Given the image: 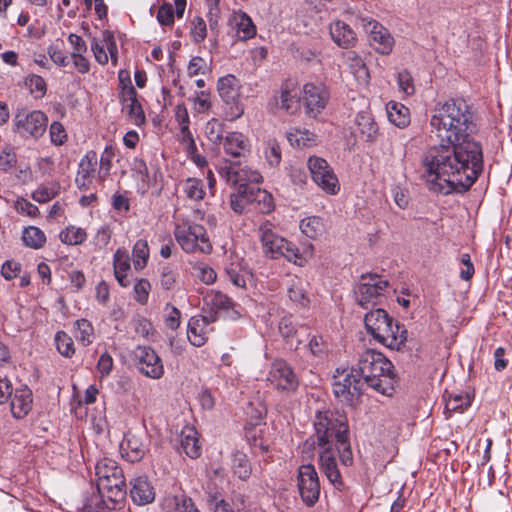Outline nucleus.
<instances>
[{
	"instance_id": "603ef678",
	"label": "nucleus",
	"mask_w": 512,
	"mask_h": 512,
	"mask_svg": "<svg viewBox=\"0 0 512 512\" xmlns=\"http://www.w3.org/2000/svg\"><path fill=\"white\" fill-rule=\"evenodd\" d=\"M264 155L270 167H277L282 158L279 143L275 139H269L265 144Z\"/></svg>"
},
{
	"instance_id": "6e6d98bb",
	"label": "nucleus",
	"mask_w": 512,
	"mask_h": 512,
	"mask_svg": "<svg viewBox=\"0 0 512 512\" xmlns=\"http://www.w3.org/2000/svg\"><path fill=\"white\" fill-rule=\"evenodd\" d=\"M122 105L135 125H141L145 122V114L137 98Z\"/></svg>"
},
{
	"instance_id": "dca6fc26",
	"label": "nucleus",
	"mask_w": 512,
	"mask_h": 512,
	"mask_svg": "<svg viewBox=\"0 0 512 512\" xmlns=\"http://www.w3.org/2000/svg\"><path fill=\"white\" fill-rule=\"evenodd\" d=\"M329 99V93L325 87L307 83L303 87V103L306 113L310 117H316L325 108Z\"/></svg>"
},
{
	"instance_id": "39448f33",
	"label": "nucleus",
	"mask_w": 512,
	"mask_h": 512,
	"mask_svg": "<svg viewBox=\"0 0 512 512\" xmlns=\"http://www.w3.org/2000/svg\"><path fill=\"white\" fill-rule=\"evenodd\" d=\"M259 237L266 256L272 259L286 258L289 262L301 265L302 257L299 249L275 231V226L269 221L259 226Z\"/></svg>"
},
{
	"instance_id": "2eb2a0df",
	"label": "nucleus",
	"mask_w": 512,
	"mask_h": 512,
	"mask_svg": "<svg viewBox=\"0 0 512 512\" xmlns=\"http://www.w3.org/2000/svg\"><path fill=\"white\" fill-rule=\"evenodd\" d=\"M221 175L227 183L237 187V189H254L249 184H259L262 182V175L248 166L230 165L221 169Z\"/></svg>"
},
{
	"instance_id": "423d86ee",
	"label": "nucleus",
	"mask_w": 512,
	"mask_h": 512,
	"mask_svg": "<svg viewBox=\"0 0 512 512\" xmlns=\"http://www.w3.org/2000/svg\"><path fill=\"white\" fill-rule=\"evenodd\" d=\"M364 383L355 368H337L333 375L332 390L335 398L349 406L359 404L363 394Z\"/></svg>"
},
{
	"instance_id": "f8f14e48",
	"label": "nucleus",
	"mask_w": 512,
	"mask_h": 512,
	"mask_svg": "<svg viewBox=\"0 0 512 512\" xmlns=\"http://www.w3.org/2000/svg\"><path fill=\"white\" fill-rule=\"evenodd\" d=\"M363 383L379 394L392 396L395 390V373L392 362L385 357L374 367L369 378L366 377Z\"/></svg>"
},
{
	"instance_id": "6ab92c4d",
	"label": "nucleus",
	"mask_w": 512,
	"mask_h": 512,
	"mask_svg": "<svg viewBox=\"0 0 512 512\" xmlns=\"http://www.w3.org/2000/svg\"><path fill=\"white\" fill-rule=\"evenodd\" d=\"M216 320L214 315H197L188 322L187 336L193 346L201 347L208 340L209 325Z\"/></svg>"
},
{
	"instance_id": "052dcab7",
	"label": "nucleus",
	"mask_w": 512,
	"mask_h": 512,
	"mask_svg": "<svg viewBox=\"0 0 512 512\" xmlns=\"http://www.w3.org/2000/svg\"><path fill=\"white\" fill-rule=\"evenodd\" d=\"M26 85L29 87L31 93H36L38 97L46 94L47 86L45 80L39 75H29L26 78Z\"/></svg>"
},
{
	"instance_id": "e433bc0d",
	"label": "nucleus",
	"mask_w": 512,
	"mask_h": 512,
	"mask_svg": "<svg viewBox=\"0 0 512 512\" xmlns=\"http://www.w3.org/2000/svg\"><path fill=\"white\" fill-rule=\"evenodd\" d=\"M289 299L301 308H306L309 303V297L306 292L305 284L300 278H293L288 288Z\"/></svg>"
},
{
	"instance_id": "4468645a",
	"label": "nucleus",
	"mask_w": 512,
	"mask_h": 512,
	"mask_svg": "<svg viewBox=\"0 0 512 512\" xmlns=\"http://www.w3.org/2000/svg\"><path fill=\"white\" fill-rule=\"evenodd\" d=\"M139 371L146 377L160 379L164 366L158 354L149 346H137L133 352Z\"/></svg>"
},
{
	"instance_id": "8fccbe9b",
	"label": "nucleus",
	"mask_w": 512,
	"mask_h": 512,
	"mask_svg": "<svg viewBox=\"0 0 512 512\" xmlns=\"http://www.w3.org/2000/svg\"><path fill=\"white\" fill-rule=\"evenodd\" d=\"M300 229L303 234L309 238H316L323 232V222L320 217L311 216L304 218L300 222Z\"/></svg>"
},
{
	"instance_id": "c9c22d12",
	"label": "nucleus",
	"mask_w": 512,
	"mask_h": 512,
	"mask_svg": "<svg viewBox=\"0 0 512 512\" xmlns=\"http://www.w3.org/2000/svg\"><path fill=\"white\" fill-rule=\"evenodd\" d=\"M345 62L358 81L368 82L370 75L362 58L355 51L345 53Z\"/></svg>"
},
{
	"instance_id": "13d9d810",
	"label": "nucleus",
	"mask_w": 512,
	"mask_h": 512,
	"mask_svg": "<svg viewBox=\"0 0 512 512\" xmlns=\"http://www.w3.org/2000/svg\"><path fill=\"white\" fill-rule=\"evenodd\" d=\"M151 290V284L147 279H139L134 284V299L141 305H144L148 302L149 293Z\"/></svg>"
},
{
	"instance_id": "f704fd0d",
	"label": "nucleus",
	"mask_w": 512,
	"mask_h": 512,
	"mask_svg": "<svg viewBox=\"0 0 512 512\" xmlns=\"http://www.w3.org/2000/svg\"><path fill=\"white\" fill-rule=\"evenodd\" d=\"M279 100L281 108L290 114L296 113L300 107L298 93L296 89L291 87L288 83L281 86Z\"/></svg>"
},
{
	"instance_id": "49530a36",
	"label": "nucleus",
	"mask_w": 512,
	"mask_h": 512,
	"mask_svg": "<svg viewBox=\"0 0 512 512\" xmlns=\"http://www.w3.org/2000/svg\"><path fill=\"white\" fill-rule=\"evenodd\" d=\"M225 132V124L218 119L212 118L205 125V135L215 145L223 142Z\"/></svg>"
},
{
	"instance_id": "cd10ccee",
	"label": "nucleus",
	"mask_w": 512,
	"mask_h": 512,
	"mask_svg": "<svg viewBox=\"0 0 512 512\" xmlns=\"http://www.w3.org/2000/svg\"><path fill=\"white\" fill-rule=\"evenodd\" d=\"M217 89L222 100L227 104H235L239 98L238 79L234 75L221 77Z\"/></svg>"
},
{
	"instance_id": "37998d69",
	"label": "nucleus",
	"mask_w": 512,
	"mask_h": 512,
	"mask_svg": "<svg viewBox=\"0 0 512 512\" xmlns=\"http://www.w3.org/2000/svg\"><path fill=\"white\" fill-rule=\"evenodd\" d=\"M132 257L134 268L136 270H142L146 267L149 259V247L145 239H139L134 244Z\"/></svg>"
},
{
	"instance_id": "72a5a7b5",
	"label": "nucleus",
	"mask_w": 512,
	"mask_h": 512,
	"mask_svg": "<svg viewBox=\"0 0 512 512\" xmlns=\"http://www.w3.org/2000/svg\"><path fill=\"white\" fill-rule=\"evenodd\" d=\"M388 119L395 126L404 128L410 123V111L401 103L391 101L387 104Z\"/></svg>"
},
{
	"instance_id": "6e6552de",
	"label": "nucleus",
	"mask_w": 512,
	"mask_h": 512,
	"mask_svg": "<svg viewBox=\"0 0 512 512\" xmlns=\"http://www.w3.org/2000/svg\"><path fill=\"white\" fill-rule=\"evenodd\" d=\"M388 285V281L378 274L362 275L354 288L357 303L365 309L376 305Z\"/></svg>"
},
{
	"instance_id": "09e8293b",
	"label": "nucleus",
	"mask_w": 512,
	"mask_h": 512,
	"mask_svg": "<svg viewBox=\"0 0 512 512\" xmlns=\"http://www.w3.org/2000/svg\"><path fill=\"white\" fill-rule=\"evenodd\" d=\"M179 273L176 268L164 265L160 268L159 284L164 290H173L178 285Z\"/></svg>"
},
{
	"instance_id": "7ed1b4c3",
	"label": "nucleus",
	"mask_w": 512,
	"mask_h": 512,
	"mask_svg": "<svg viewBox=\"0 0 512 512\" xmlns=\"http://www.w3.org/2000/svg\"><path fill=\"white\" fill-rule=\"evenodd\" d=\"M364 323L367 332L379 343L399 350L407 339L404 326L394 322L384 309H375L365 315Z\"/></svg>"
},
{
	"instance_id": "a878e982",
	"label": "nucleus",
	"mask_w": 512,
	"mask_h": 512,
	"mask_svg": "<svg viewBox=\"0 0 512 512\" xmlns=\"http://www.w3.org/2000/svg\"><path fill=\"white\" fill-rule=\"evenodd\" d=\"M223 148L226 154L232 157H241L249 151V142L240 132H228L223 139Z\"/></svg>"
},
{
	"instance_id": "a19ab883",
	"label": "nucleus",
	"mask_w": 512,
	"mask_h": 512,
	"mask_svg": "<svg viewBox=\"0 0 512 512\" xmlns=\"http://www.w3.org/2000/svg\"><path fill=\"white\" fill-rule=\"evenodd\" d=\"M182 191L191 201H201L205 196L203 182L197 178H187L181 183Z\"/></svg>"
},
{
	"instance_id": "0e129e2a",
	"label": "nucleus",
	"mask_w": 512,
	"mask_h": 512,
	"mask_svg": "<svg viewBox=\"0 0 512 512\" xmlns=\"http://www.w3.org/2000/svg\"><path fill=\"white\" fill-rule=\"evenodd\" d=\"M279 332L285 339L298 335V328L291 317H283L279 323Z\"/></svg>"
},
{
	"instance_id": "9b49d317",
	"label": "nucleus",
	"mask_w": 512,
	"mask_h": 512,
	"mask_svg": "<svg viewBox=\"0 0 512 512\" xmlns=\"http://www.w3.org/2000/svg\"><path fill=\"white\" fill-rule=\"evenodd\" d=\"M297 487L304 504L313 507L320 497V481L318 473L312 464L299 466L297 473Z\"/></svg>"
},
{
	"instance_id": "338daca9",
	"label": "nucleus",
	"mask_w": 512,
	"mask_h": 512,
	"mask_svg": "<svg viewBox=\"0 0 512 512\" xmlns=\"http://www.w3.org/2000/svg\"><path fill=\"white\" fill-rule=\"evenodd\" d=\"M14 207L20 214H25L30 217H36L39 215L38 207L24 198L17 199Z\"/></svg>"
},
{
	"instance_id": "aec40b11",
	"label": "nucleus",
	"mask_w": 512,
	"mask_h": 512,
	"mask_svg": "<svg viewBox=\"0 0 512 512\" xmlns=\"http://www.w3.org/2000/svg\"><path fill=\"white\" fill-rule=\"evenodd\" d=\"M130 497L137 505H147L155 499V489L145 476H139L130 481Z\"/></svg>"
},
{
	"instance_id": "393cba45",
	"label": "nucleus",
	"mask_w": 512,
	"mask_h": 512,
	"mask_svg": "<svg viewBox=\"0 0 512 512\" xmlns=\"http://www.w3.org/2000/svg\"><path fill=\"white\" fill-rule=\"evenodd\" d=\"M370 35L375 49L381 54H388L392 50L393 38L382 25L376 21H370Z\"/></svg>"
},
{
	"instance_id": "de8ad7c7",
	"label": "nucleus",
	"mask_w": 512,
	"mask_h": 512,
	"mask_svg": "<svg viewBox=\"0 0 512 512\" xmlns=\"http://www.w3.org/2000/svg\"><path fill=\"white\" fill-rule=\"evenodd\" d=\"M59 238L64 244L79 245L87 239V233L82 228L69 226L60 232Z\"/></svg>"
},
{
	"instance_id": "f257e3e1",
	"label": "nucleus",
	"mask_w": 512,
	"mask_h": 512,
	"mask_svg": "<svg viewBox=\"0 0 512 512\" xmlns=\"http://www.w3.org/2000/svg\"><path fill=\"white\" fill-rule=\"evenodd\" d=\"M430 125L441 144L424 154L423 177L433 189L442 188L437 181H443L450 191H468L484 167L482 145L471 137L476 130L472 107L460 98L439 103L432 110Z\"/></svg>"
},
{
	"instance_id": "2f4dec72",
	"label": "nucleus",
	"mask_w": 512,
	"mask_h": 512,
	"mask_svg": "<svg viewBox=\"0 0 512 512\" xmlns=\"http://www.w3.org/2000/svg\"><path fill=\"white\" fill-rule=\"evenodd\" d=\"M250 204L254 209L262 214H268L274 210V201L272 195L266 190L260 188L251 189Z\"/></svg>"
},
{
	"instance_id": "20e7f679",
	"label": "nucleus",
	"mask_w": 512,
	"mask_h": 512,
	"mask_svg": "<svg viewBox=\"0 0 512 512\" xmlns=\"http://www.w3.org/2000/svg\"><path fill=\"white\" fill-rule=\"evenodd\" d=\"M97 489L104 492L107 498L124 501L126 498V482L123 470L115 460L103 458L95 467Z\"/></svg>"
},
{
	"instance_id": "1a4fd4ad",
	"label": "nucleus",
	"mask_w": 512,
	"mask_h": 512,
	"mask_svg": "<svg viewBox=\"0 0 512 512\" xmlns=\"http://www.w3.org/2000/svg\"><path fill=\"white\" fill-rule=\"evenodd\" d=\"M15 131L22 137L38 139L47 128L48 118L42 111L20 109L14 117Z\"/></svg>"
},
{
	"instance_id": "864d4df0",
	"label": "nucleus",
	"mask_w": 512,
	"mask_h": 512,
	"mask_svg": "<svg viewBox=\"0 0 512 512\" xmlns=\"http://www.w3.org/2000/svg\"><path fill=\"white\" fill-rule=\"evenodd\" d=\"M250 192L251 189H237L236 193L230 195V207L235 213H243L245 206L250 204Z\"/></svg>"
},
{
	"instance_id": "ddd939ff",
	"label": "nucleus",
	"mask_w": 512,
	"mask_h": 512,
	"mask_svg": "<svg viewBox=\"0 0 512 512\" xmlns=\"http://www.w3.org/2000/svg\"><path fill=\"white\" fill-rule=\"evenodd\" d=\"M267 381L276 389L286 392H294L299 386V379L293 368L283 359L272 362Z\"/></svg>"
},
{
	"instance_id": "0eeeda50",
	"label": "nucleus",
	"mask_w": 512,
	"mask_h": 512,
	"mask_svg": "<svg viewBox=\"0 0 512 512\" xmlns=\"http://www.w3.org/2000/svg\"><path fill=\"white\" fill-rule=\"evenodd\" d=\"M174 236L182 250L188 254H210L213 250L204 226L183 220L174 229Z\"/></svg>"
},
{
	"instance_id": "3c124183",
	"label": "nucleus",
	"mask_w": 512,
	"mask_h": 512,
	"mask_svg": "<svg viewBox=\"0 0 512 512\" xmlns=\"http://www.w3.org/2000/svg\"><path fill=\"white\" fill-rule=\"evenodd\" d=\"M55 344L58 352L65 356L71 357L75 353L73 339L64 331H58L55 335Z\"/></svg>"
},
{
	"instance_id": "412c9836",
	"label": "nucleus",
	"mask_w": 512,
	"mask_h": 512,
	"mask_svg": "<svg viewBox=\"0 0 512 512\" xmlns=\"http://www.w3.org/2000/svg\"><path fill=\"white\" fill-rule=\"evenodd\" d=\"M11 396V412L15 418H23L32 408V391L24 386L15 390Z\"/></svg>"
},
{
	"instance_id": "a18cd8bd",
	"label": "nucleus",
	"mask_w": 512,
	"mask_h": 512,
	"mask_svg": "<svg viewBox=\"0 0 512 512\" xmlns=\"http://www.w3.org/2000/svg\"><path fill=\"white\" fill-rule=\"evenodd\" d=\"M236 34L240 40H247L256 34L255 26L245 13H240L236 17Z\"/></svg>"
},
{
	"instance_id": "473e14b6",
	"label": "nucleus",
	"mask_w": 512,
	"mask_h": 512,
	"mask_svg": "<svg viewBox=\"0 0 512 512\" xmlns=\"http://www.w3.org/2000/svg\"><path fill=\"white\" fill-rule=\"evenodd\" d=\"M287 140L293 147L305 148L317 144V135L307 129L293 128L288 132Z\"/></svg>"
},
{
	"instance_id": "774afa93",
	"label": "nucleus",
	"mask_w": 512,
	"mask_h": 512,
	"mask_svg": "<svg viewBox=\"0 0 512 512\" xmlns=\"http://www.w3.org/2000/svg\"><path fill=\"white\" fill-rule=\"evenodd\" d=\"M174 511L173 512H200L190 498L184 496L174 498Z\"/></svg>"
},
{
	"instance_id": "c756f323",
	"label": "nucleus",
	"mask_w": 512,
	"mask_h": 512,
	"mask_svg": "<svg viewBox=\"0 0 512 512\" xmlns=\"http://www.w3.org/2000/svg\"><path fill=\"white\" fill-rule=\"evenodd\" d=\"M114 275L120 286L128 287L130 281L127 272L130 270V258L125 249H118L113 257Z\"/></svg>"
},
{
	"instance_id": "4d7b16f0",
	"label": "nucleus",
	"mask_w": 512,
	"mask_h": 512,
	"mask_svg": "<svg viewBox=\"0 0 512 512\" xmlns=\"http://www.w3.org/2000/svg\"><path fill=\"white\" fill-rule=\"evenodd\" d=\"M308 348L314 357L323 358L329 351V344L320 335H314L310 338Z\"/></svg>"
},
{
	"instance_id": "bb28decb",
	"label": "nucleus",
	"mask_w": 512,
	"mask_h": 512,
	"mask_svg": "<svg viewBox=\"0 0 512 512\" xmlns=\"http://www.w3.org/2000/svg\"><path fill=\"white\" fill-rule=\"evenodd\" d=\"M120 448L122 456L132 463L140 461L146 453V447L143 442L136 435L132 434H128L125 437Z\"/></svg>"
},
{
	"instance_id": "f3484780",
	"label": "nucleus",
	"mask_w": 512,
	"mask_h": 512,
	"mask_svg": "<svg viewBox=\"0 0 512 512\" xmlns=\"http://www.w3.org/2000/svg\"><path fill=\"white\" fill-rule=\"evenodd\" d=\"M97 163L98 156L94 150L88 151L81 158L75 178V184L79 190L87 191L91 188L96 177Z\"/></svg>"
},
{
	"instance_id": "4be33fe9",
	"label": "nucleus",
	"mask_w": 512,
	"mask_h": 512,
	"mask_svg": "<svg viewBox=\"0 0 512 512\" xmlns=\"http://www.w3.org/2000/svg\"><path fill=\"white\" fill-rule=\"evenodd\" d=\"M384 358L385 356L381 352L373 349H366L361 354H359L357 364L353 366V368H355L356 373L359 375L362 381H364L366 377L369 378L371 371Z\"/></svg>"
},
{
	"instance_id": "5fc2aeb1",
	"label": "nucleus",
	"mask_w": 512,
	"mask_h": 512,
	"mask_svg": "<svg viewBox=\"0 0 512 512\" xmlns=\"http://www.w3.org/2000/svg\"><path fill=\"white\" fill-rule=\"evenodd\" d=\"M471 405L467 394H453L445 399V409L449 412H463Z\"/></svg>"
},
{
	"instance_id": "680f3d73",
	"label": "nucleus",
	"mask_w": 512,
	"mask_h": 512,
	"mask_svg": "<svg viewBox=\"0 0 512 512\" xmlns=\"http://www.w3.org/2000/svg\"><path fill=\"white\" fill-rule=\"evenodd\" d=\"M157 20L163 26H170L174 23V7L171 3H163L157 12Z\"/></svg>"
},
{
	"instance_id": "7c9ffc66",
	"label": "nucleus",
	"mask_w": 512,
	"mask_h": 512,
	"mask_svg": "<svg viewBox=\"0 0 512 512\" xmlns=\"http://www.w3.org/2000/svg\"><path fill=\"white\" fill-rule=\"evenodd\" d=\"M355 123L359 129L361 137L367 142H374L378 135V126L369 112H360L357 114Z\"/></svg>"
},
{
	"instance_id": "58836bf2",
	"label": "nucleus",
	"mask_w": 512,
	"mask_h": 512,
	"mask_svg": "<svg viewBox=\"0 0 512 512\" xmlns=\"http://www.w3.org/2000/svg\"><path fill=\"white\" fill-rule=\"evenodd\" d=\"M116 148L113 145H107L102 152L99 162V170L97 172V180L103 183L108 176L112 168V160L115 157Z\"/></svg>"
},
{
	"instance_id": "c85d7f7f",
	"label": "nucleus",
	"mask_w": 512,
	"mask_h": 512,
	"mask_svg": "<svg viewBox=\"0 0 512 512\" xmlns=\"http://www.w3.org/2000/svg\"><path fill=\"white\" fill-rule=\"evenodd\" d=\"M180 447L182 451L192 459L201 454V446L199 445L198 432L193 427H185L180 436Z\"/></svg>"
},
{
	"instance_id": "b1692460",
	"label": "nucleus",
	"mask_w": 512,
	"mask_h": 512,
	"mask_svg": "<svg viewBox=\"0 0 512 512\" xmlns=\"http://www.w3.org/2000/svg\"><path fill=\"white\" fill-rule=\"evenodd\" d=\"M123 502L107 498L104 492L97 490L96 493L85 499L82 512H106L107 510L116 509Z\"/></svg>"
},
{
	"instance_id": "c03bdc74",
	"label": "nucleus",
	"mask_w": 512,
	"mask_h": 512,
	"mask_svg": "<svg viewBox=\"0 0 512 512\" xmlns=\"http://www.w3.org/2000/svg\"><path fill=\"white\" fill-rule=\"evenodd\" d=\"M205 303L213 310H228L233 307V301L220 291H210L204 298Z\"/></svg>"
},
{
	"instance_id": "79ce46f5",
	"label": "nucleus",
	"mask_w": 512,
	"mask_h": 512,
	"mask_svg": "<svg viewBox=\"0 0 512 512\" xmlns=\"http://www.w3.org/2000/svg\"><path fill=\"white\" fill-rule=\"evenodd\" d=\"M74 336L83 346H88L93 342L94 328L87 319H78L75 322Z\"/></svg>"
},
{
	"instance_id": "ea45409f",
	"label": "nucleus",
	"mask_w": 512,
	"mask_h": 512,
	"mask_svg": "<svg viewBox=\"0 0 512 512\" xmlns=\"http://www.w3.org/2000/svg\"><path fill=\"white\" fill-rule=\"evenodd\" d=\"M22 241L29 248L40 249L46 243V236L40 228L29 226L22 232Z\"/></svg>"
},
{
	"instance_id": "9d476101",
	"label": "nucleus",
	"mask_w": 512,
	"mask_h": 512,
	"mask_svg": "<svg viewBox=\"0 0 512 512\" xmlns=\"http://www.w3.org/2000/svg\"><path fill=\"white\" fill-rule=\"evenodd\" d=\"M307 164L312 180L319 188L329 195H336L339 192L340 184L338 178L324 158L311 156Z\"/></svg>"
},
{
	"instance_id": "f03ea898",
	"label": "nucleus",
	"mask_w": 512,
	"mask_h": 512,
	"mask_svg": "<svg viewBox=\"0 0 512 512\" xmlns=\"http://www.w3.org/2000/svg\"><path fill=\"white\" fill-rule=\"evenodd\" d=\"M315 434L303 445V452L311 454L314 445L319 447H334L339 459L345 466L353 463V454L349 442V427L345 421L329 416L328 412H318L314 421Z\"/></svg>"
},
{
	"instance_id": "4c0bfd02",
	"label": "nucleus",
	"mask_w": 512,
	"mask_h": 512,
	"mask_svg": "<svg viewBox=\"0 0 512 512\" xmlns=\"http://www.w3.org/2000/svg\"><path fill=\"white\" fill-rule=\"evenodd\" d=\"M233 473L241 480L246 481L252 472L251 463L248 456L240 451H236L232 455Z\"/></svg>"
},
{
	"instance_id": "69168bd1",
	"label": "nucleus",
	"mask_w": 512,
	"mask_h": 512,
	"mask_svg": "<svg viewBox=\"0 0 512 512\" xmlns=\"http://www.w3.org/2000/svg\"><path fill=\"white\" fill-rule=\"evenodd\" d=\"M50 138L53 144L62 145L67 140V133L64 126L57 121L50 125Z\"/></svg>"
},
{
	"instance_id": "bf43d9fd",
	"label": "nucleus",
	"mask_w": 512,
	"mask_h": 512,
	"mask_svg": "<svg viewBox=\"0 0 512 512\" xmlns=\"http://www.w3.org/2000/svg\"><path fill=\"white\" fill-rule=\"evenodd\" d=\"M191 36L196 43H201L207 35V27L202 17L196 16L191 22Z\"/></svg>"
},
{
	"instance_id": "a211bd4d",
	"label": "nucleus",
	"mask_w": 512,
	"mask_h": 512,
	"mask_svg": "<svg viewBox=\"0 0 512 512\" xmlns=\"http://www.w3.org/2000/svg\"><path fill=\"white\" fill-rule=\"evenodd\" d=\"M339 456L338 451L334 447H320L319 451V464L320 469L327 477V479L337 488L342 486L341 474L337 466L336 456Z\"/></svg>"
},
{
	"instance_id": "5701e85b",
	"label": "nucleus",
	"mask_w": 512,
	"mask_h": 512,
	"mask_svg": "<svg viewBox=\"0 0 512 512\" xmlns=\"http://www.w3.org/2000/svg\"><path fill=\"white\" fill-rule=\"evenodd\" d=\"M332 40L342 48L352 47L356 42V34L351 27L343 21L337 20L329 27Z\"/></svg>"
},
{
	"instance_id": "e2e57ef3",
	"label": "nucleus",
	"mask_w": 512,
	"mask_h": 512,
	"mask_svg": "<svg viewBox=\"0 0 512 512\" xmlns=\"http://www.w3.org/2000/svg\"><path fill=\"white\" fill-rule=\"evenodd\" d=\"M197 278H199L205 284H212L217 278V274L210 266L199 263L194 266Z\"/></svg>"
}]
</instances>
